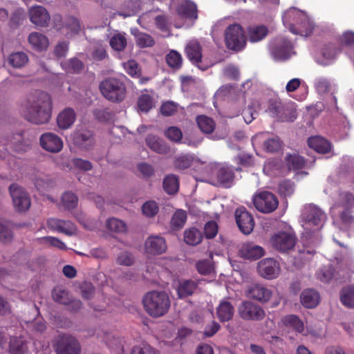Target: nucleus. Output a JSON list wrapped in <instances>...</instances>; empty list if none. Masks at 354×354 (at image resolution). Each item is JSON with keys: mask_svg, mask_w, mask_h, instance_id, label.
Returning <instances> with one entry per match:
<instances>
[{"mask_svg": "<svg viewBox=\"0 0 354 354\" xmlns=\"http://www.w3.org/2000/svg\"><path fill=\"white\" fill-rule=\"evenodd\" d=\"M52 109L50 95L41 91L30 93L21 104V112L24 118L35 124L48 123L52 116Z\"/></svg>", "mask_w": 354, "mask_h": 354, "instance_id": "obj_1", "label": "nucleus"}, {"mask_svg": "<svg viewBox=\"0 0 354 354\" xmlns=\"http://www.w3.org/2000/svg\"><path fill=\"white\" fill-rule=\"evenodd\" d=\"M145 311L153 317L165 315L171 305L170 299L165 291L153 290L146 293L142 298Z\"/></svg>", "mask_w": 354, "mask_h": 354, "instance_id": "obj_2", "label": "nucleus"}, {"mask_svg": "<svg viewBox=\"0 0 354 354\" xmlns=\"http://www.w3.org/2000/svg\"><path fill=\"white\" fill-rule=\"evenodd\" d=\"M99 88L102 95L109 101L120 103L124 100L127 88L124 83L115 77H108L100 82Z\"/></svg>", "mask_w": 354, "mask_h": 354, "instance_id": "obj_3", "label": "nucleus"}, {"mask_svg": "<svg viewBox=\"0 0 354 354\" xmlns=\"http://www.w3.org/2000/svg\"><path fill=\"white\" fill-rule=\"evenodd\" d=\"M301 217L304 222L306 229L315 227V230H320L327 218L324 212L319 207L312 203L304 207Z\"/></svg>", "mask_w": 354, "mask_h": 354, "instance_id": "obj_4", "label": "nucleus"}, {"mask_svg": "<svg viewBox=\"0 0 354 354\" xmlns=\"http://www.w3.org/2000/svg\"><path fill=\"white\" fill-rule=\"evenodd\" d=\"M226 46L235 51L241 50L245 46L246 39L242 27L237 24L230 25L225 30Z\"/></svg>", "mask_w": 354, "mask_h": 354, "instance_id": "obj_5", "label": "nucleus"}, {"mask_svg": "<svg viewBox=\"0 0 354 354\" xmlns=\"http://www.w3.org/2000/svg\"><path fill=\"white\" fill-rule=\"evenodd\" d=\"M185 53L192 64L201 71L207 70L212 64L203 59L202 46L196 39L190 40L185 46Z\"/></svg>", "mask_w": 354, "mask_h": 354, "instance_id": "obj_6", "label": "nucleus"}, {"mask_svg": "<svg viewBox=\"0 0 354 354\" xmlns=\"http://www.w3.org/2000/svg\"><path fill=\"white\" fill-rule=\"evenodd\" d=\"M255 208L260 212L269 214L274 212L279 205L277 196L270 192H261L253 198Z\"/></svg>", "mask_w": 354, "mask_h": 354, "instance_id": "obj_7", "label": "nucleus"}, {"mask_svg": "<svg viewBox=\"0 0 354 354\" xmlns=\"http://www.w3.org/2000/svg\"><path fill=\"white\" fill-rule=\"evenodd\" d=\"M237 311L239 316L245 321H261L266 317L263 308L250 301L241 302Z\"/></svg>", "mask_w": 354, "mask_h": 354, "instance_id": "obj_8", "label": "nucleus"}, {"mask_svg": "<svg viewBox=\"0 0 354 354\" xmlns=\"http://www.w3.org/2000/svg\"><path fill=\"white\" fill-rule=\"evenodd\" d=\"M297 238L294 234L287 232H279L270 238V245L280 252H288L292 250L296 244Z\"/></svg>", "mask_w": 354, "mask_h": 354, "instance_id": "obj_9", "label": "nucleus"}, {"mask_svg": "<svg viewBox=\"0 0 354 354\" xmlns=\"http://www.w3.org/2000/svg\"><path fill=\"white\" fill-rule=\"evenodd\" d=\"M55 347L57 354H80L81 346L78 340L70 335H59Z\"/></svg>", "mask_w": 354, "mask_h": 354, "instance_id": "obj_10", "label": "nucleus"}, {"mask_svg": "<svg viewBox=\"0 0 354 354\" xmlns=\"http://www.w3.org/2000/svg\"><path fill=\"white\" fill-rule=\"evenodd\" d=\"M9 191L12 199L15 209L18 212H25L30 206V199L24 188L17 184H12Z\"/></svg>", "mask_w": 354, "mask_h": 354, "instance_id": "obj_11", "label": "nucleus"}, {"mask_svg": "<svg viewBox=\"0 0 354 354\" xmlns=\"http://www.w3.org/2000/svg\"><path fill=\"white\" fill-rule=\"evenodd\" d=\"M234 216L240 231L244 234H250L254 227V220L252 214L245 207H240L236 209Z\"/></svg>", "mask_w": 354, "mask_h": 354, "instance_id": "obj_12", "label": "nucleus"}, {"mask_svg": "<svg viewBox=\"0 0 354 354\" xmlns=\"http://www.w3.org/2000/svg\"><path fill=\"white\" fill-rule=\"evenodd\" d=\"M257 270L260 276L266 279L278 277L280 272L279 263L273 258H265L258 263Z\"/></svg>", "mask_w": 354, "mask_h": 354, "instance_id": "obj_13", "label": "nucleus"}, {"mask_svg": "<svg viewBox=\"0 0 354 354\" xmlns=\"http://www.w3.org/2000/svg\"><path fill=\"white\" fill-rule=\"evenodd\" d=\"M288 15L290 16H297L301 21L297 28L290 25L289 29L292 33L295 35H300L304 37H308L313 33L314 30V24L304 13L294 10L289 11Z\"/></svg>", "mask_w": 354, "mask_h": 354, "instance_id": "obj_14", "label": "nucleus"}, {"mask_svg": "<svg viewBox=\"0 0 354 354\" xmlns=\"http://www.w3.org/2000/svg\"><path fill=\"white\" fill-rule=\"evenodd\" d=\"M41 147L46 151L51 153L59 152L63 148L62 138L51 132L44 133L39 138Z\"/></svg>", "mask_w": 354, "mask_h": 354, "instance_id": "obj_15", "label": "nucleus"}, {"mask_svg": "<svg viewBox=\"0 0 354 354\" xmlns=\"http://www.w3.org/2000/svg\"><path fill=\"white\" fill-rule=\"evenodd\" d=\"M167 243L164 237L160 235L149 236L145 241V250L147 254L158 255L167 250Z\"/></svg>", "mask_w": 354, "mask_h": 354, "instance_id": "obj_16", "label": "nucleus"}, {"mask_svg": "<svg viewBox=\"0 0 354 354\" xmlns=\"http://www.w3.org/2000/svg\"><path fill=\"white\" fill-rule=\"evenodd\" d=\"M46 225L48 229L57 231L68 236H72L76 232L75 225L70 221L50 218L47 220Z\"/></svg>", "mask_w": 354, "mask_h": 354, "instance_id": "obj_17", "label": "nucleus"}, {"mask_svg": "<svg viewBox=\"0 0 354 354\" xmlns=\"http://www.w3.org/2000/svg\"><path fill=\"white\" fill-rule=\"evenodd\" d=\"M29 17L32 24L41 27L47 26L50 19L47 10L41 6L31 8L29 10Z\"/></svg>", "mask_w": 354, "mask_h": 354, "instance_id": "obj_18", "label": "nucleus"}, {"mask_svg": "<svg viewBox=\"0 0 354 354\" xmlns=\"http://www.w3.org/2000/svg\"><path fill=\"white\" fill-rule=\"evenodd\" d=\"M272 293L270 289L259 283L252 284L248 289V296L261 303L269 301Z\"/></svg>", "mask_w": 354, "mask_h": 354, "instance_id": "obj_19", "label": "nucleus"}, {"mask_svg": "<svg viewBox=\"0 0 354 354\" xmlns=\"http://www.w3.org/2000/svg\"><path fill=\"white\" fill-rule=\"evenodd\" d=\"M264 249L253 243H245L241 246L239 254L246 259H257L264 255Z\"/></svg>", "mask_w": 354, "mask_h": 354, "instance_id": "obj_20", "label": "nucleus"}, {"mask_svg": "<svg viewBox=\"0 0 354 354\" xmlns=\"http://www.w3.org/2000/svg\"><path fill=\"white\" fill-rule=\"evenodd\" d=\"M218 319L222 322H228L232 319L234 314V306L229 299H222L216 309Z\"/></svg>", "mask_w": 354, "mask_h": 354, "instance_id": "obj_21", "label": "nucleus"}, {"mask_svg": "<svg viewBox=\"0 0 354 354\" xmlns=\"http://www.w3.org/2000/svg\"><path fill=\"white\" fill-rule=\"evenodd\" d=\"M201 281V280L196 281L193 279L180 280L177 288V293L179 298H185L192 295Z\"/></svg>", "mask_w": 354, "mask_h": 354, "instance_id": "obj_22", "label": "nucleus"}, {"mask_svg": "<svg viewBox=\"0 0 354 354\" xmlns=\"http://www.w3.org/2000/svg\"><path fill=\"white\" fill-rule=\"evenodd\" d=\"M145 141L147 146L157 153L165 155L170 152V147L168 144L156 136L149 135Z\"/></svg>", "mask_w": 354, "mask_h": 354, "instance_id": "obj_23", "label": "nucleus"}, {"mask_svg": "<svg viewBox=\"0 0 354 354\" xmlns=\"http://www.w3.org/2000/svg\"><path fill=\"white\" fill-rule=\"evenodd\" d=\"M75 119L76 113L75 111L71 108L67 107L57 115V123L60 129H67L73 125Z\"/></svg>", "mask_w": 354, "mask_h": 354, "instance_id": "obj_24", "label": "nucleus"}, {"mask_svg": "<svg viewBox=\"0 0 354 354\" xmlns=\"http://www.w3.org/2000/svg\"><path fill=\"white\" fill-rule=\"evenodd\" d=\"M73 140L76 145L84 149H91L94 144L93 133L88 130L76 132Z\"/></svg>", "mask_w": 354, "mask_h": 354, "instance_id": "obj_25", "label": "nucleus"}, {"mask_svg": "<svg viewBox=\"0 0 354 354\" xmlns=\"http://www.w3.org/2000/svg\"><path fill=\"white\" fill-rule=\"evenodd\" d=\"M292 46L286 39H283L280 44L274 47L272 50V55L276 60H285L291 55Z\"/></svg>", "mask_w": 354, "mask_h": 354, "instance_id": "obj_26", "label": "nucleus"}, {"mask_svg": "<svg viewBox=\"0 0 354 354\" xmlns=\"http://www.w3.org/2000/svg\"><path fill=\"white\" fill-rule=\"evenodd\" d=\"M234 173L233 171L224 167H221L217 169L216 174V185L224 187H230L233 182Z\"/></svg>", "mask_w": 354, "mask_h": 354, "instance_id": "obj_27", "label": "nucleus"}, {"mask_svg": "<svg viewBox=\"0 0 354 354\" xmlns=\"http://www.w3.org/2000/svg\"><path fill=\"white\" fill-rule=\"evenodd\" d=\"M31 47L37 51H42L47 48L49 42L48 38L38 32H31L28 38Z\"/></svg>", "mask_w": 354, "mask_h": 354, "instance_id": "obj_28", "label": "nucleus"}, {"mask_svg": "<svg viewBox=\"0 0 354 354\" xmlns=\"http://www.w3.org/2000/svg\"><path fill=\"white\" fill-rule=\"evenodd\" d=\"M308 146L319 153H327L331 149L330 143L320 136H313L308 139Z\"/></svg>", "mask_w": 354, "mask_h": 354, "instance_id": "obj_29", "label": "nucleus"}, {"mask_svg": "<svg viewBox=\"0 0 354 354\" xmlns=\"http://www.w3.org/2000/svg\"><path fill=\"white\" fill-rule=\"evenodd\" d=\"M319 293L313 289H306L302 292L300 299L302 305L307 308H313L319 303Z\"/></svg>", "mask_w": 354, "mask_h": 354, "instance_id": "obj_30", "label": "nucleus"}, {"mask_svg": "<svg viewBox=\"0 0 354 354\" xmlns=\"http://www.w3.org/2000/svg\"><path fill=\"white\" fill-rule=\"evenodd\" d=\"M354 206V196L348 192H343L339 194L337 201L333 205L331 209L333 212L338 209H351Z\"/></svg>", "mask_w": 354, "mask_h": 354, "instance_id": "obj_31", "label": "nucleus"}, {"mask_svg": "<svg viewBox=\"0 0 354 354\" xmlns=\"http://www.w3.org/2000/svg\"><path fill=\"white\" fill-rule=\"evenodd\" d=\"M27 54L22 51L15 52L9 55L8 63L15 68H21L28 62Z\"/></svg>", "mask_w": 354, "mask_h": 354, "instance_id": "obj_32", "label": "nucleus"}, {"mask_svg": "<svg viewBox=\"0 0 354 354\" xmlns=\"http://www.w3.org/2000/svg\"><path fill=\"white\" fill-rule=\"evenodd\" d=\"M109 45L111 48L117 52L123 51L127 45L126 34L124 32H117L109 39Z\"/></svg>", "mask_w": 354, "mask_h": 354, "instance_id": "obj_33", "label": "nucleus"}, {"mask_svg": "<svg viewBox=\"0 0 354 354\" xmlns=\"http://www.w3.org/2000/svg\"><path fill=\"white\" fill-rule=\"evenodd\" d=\"M178 14L185 18H197V10L196 5L192 1L183 2L177 10Z\"/></svg>", "mask_w": 354, "mask_h": 354, "instance_id": "obj_34", "label": "nucleus"}, {"mask_svg": "<svg viewBox=\"0 0 354 354\" xmlns=\"http://www.w3.org/2000/svg\"><path fill=\"white\" fill-rule=\"evenodd\" d=\"M340 301L346 307L354 308V286L344 287L340 292Z\"/></svg>", "mask_w": 354, "mask_h": 354, "instance_id": "obj_35", "label": "nucleus"}, {"mask_svg": "<svg viewBox=\"0 0 354 354\" xmlns=\"http://www.w3.org/2000/svg\"><path fill=\"white\" fill-rule=\"evenodd\" d=\"M196 122L201 131L206 134L212 133L215 129L214 121L206 115H201L196 118Z\"/></svg>", "mask_w": 354, "mask_h": 354, "instance_id": "obj_36", "label": "nucleus"}, {"mask_svg": "<svg viewBox=\"0 0 354 354\" xmlns=\"http://www.w3.org/2000/svg\"><path fill=\"white\" fill-rule=\"evenodd\" d=\"M194 160V157L192 154H180L174 158V166L177 170L186 169L192 165Z\"/></svg>", "mask_w": 354, "mask_h": 354, "instance_id": "obj_37", "label": "nucleus"}, {"mask_svg": "<svg viewBox=\"0 0 354 354\" xmlns=\"http://www.w3.org/2000/svg\"><path fill=\"white\" fill-rule=\"evenodd\" d=\"M203 235L200 230L196 227H190L184 232L185 241L191 245H196L201 242Z\"/></svg>", "mask_w": 354, "mask_h": 354, "instance_id": "obj_38", "label": "nucleus"}, {"mask_svg": "<svg viewBox=\"0 0 354 354\" xmlns=\"http://www.w3.org/2000/svg\"><path fill=\"white\" fill-rule=\"evenodd\" d=\"M179 187L178 177L174 174H169L163 180V189L169 194H176Z\"/></svg>", "mask_w": 354, "mask_h": 354, "instance_id": "obj_39", "label": "nucleus"}, {"mask_svg": "<svg viewBox=\"0 0 354 354\" xmlns=\"http://www.w3.org/2000/svg\"><path fill=\"white\" fill-rule=\"evenodd\" d=\"M187 220V214L185 211L182 209H178L175 212V213L173 214L170 225L171 227L174 230H178L179 229L182 228Z\"/></svg>", "mask_w": 354, "mask_h": 354, "instance_id": "obj_40", "label": "nucleus"}, {"mask_svg": "<svg viewBox=\"0 0 354 354\" xmlns=\"http://www.w3.org/2000/svg\"><path fill=\"white\" fill-rule=\"evenodd\" d=\"M283 323L287 327L292 328L297 333H302L304 329L303 322L295 315H289L284 317Z\"/></svg>", "mask_w": 354, "mask_h": 354, "instance_id": "obj_41", "label": "nucleus"}, {"mask_svg": "<svg viewBox=\"0 0 354 354\" xmlns=\"http://www.w3.org/2000/svg\"><path fill=\"white\" fill-rule=\"evenodd\" d=\"M268 34V29L263 26L251 27L248 29V37L252 42H257L263 39Z\"/></svg>", "mask_w": 354, "mask_h": 354, "instance_id": "obj_42", "label": "nucleus"}, {"mask_svg": "<svg viewBox=\"0 0 354 354\" xmlns=\"http://www.w3.org/2000/svg\"><path fill=\"white\" fill-rule=\"evenodd\" d=\"M136 43L140 48L151 47L155 44L153 38L146 32H138L135 34Z\"/></svg>", "mask_w": 354, "mask_h": 354, "instance_id": "obj_43", "label": "nucleus"}, {"mask_svg": "<svg viewBox=\"0 0 354 354\" xmlns=\"http://www.w3.org/2000/svg\"><path fill=\"white\" fill-rule=\"evenodd\" d=\"M52 297L55 301L63 305H68L71 302V297L68 291L61 288H54Z\"/></svg>", "mask_w": 354, "mask_h": 354, "instance_id": "obj_44", "label": "nucleus"}, {"mask_svg": "<svg viewBox=\"0 0 354 354\" xmlns=\"http://www.w3.org/2000/svg\"><path fill=\"white\" fill-rule=\"evenodd\" d=\"M268 112L272 114L273 118L278 120H284L283 114L284 112V106L283 104L277 100H272L270 102V104L268 109Z\"/></svg>", "mask_w": 354, "mask_h": 354, "instance_id": "obj_45", "label": "nucleus"}, {"mask_svg": "<svg viewBox=\"0 0 354 354\" xmlns=\"http://www.w3.org/2000/svg\"><path fill=\"white\" fill-rule=\"evenodd\" d=\"M165 136L174 143H181L183 140V132L177 127H169L165 130Z\"/></svg>", "mask_w": 354, "mask_h": 354, "instance_id": "obj_46", "label": "nucleus"}, {"mask_svg": "<svg viewBox=\"0 0 354 354\" xmlns=\"http://www.w3.org/2000/svg\"><path fill=\"white\" fill-rule=\"evenodd\" d=\"M286 159L287 165L290 169L298 170L302 169L305 165L304 158L296 153L287 156Z\"/></svg>", "mask_w": 354, "mask_h": 354, "instance_id": "obj_47", "label": "nucleus"}, {"mask_svg": "<svg viewBox=\"0 0 354 354\" xmlns=\"http://www.w3.org/2000/svg\"><path fill=\"white\" fill-rule=\"evenodd\" d=\"M27 351L26 344L17 337H12L10 341V354H24Z\"/></svg>", "mask_w": 354, "mask_h": 354, "instance_id": "obj_48", "label": "nucleus"}, {"mask_svg": "<svg viewBox=\"0 0 354 354\" xmlns=\"http://www.w3.org/2000/svg\"><path fill=\"white\" fill-rule=\"evenodd\" d=\"M166 62L171 68L178 69L183 64L182 56L177 51L171 50L166 56Z\"/></svg>", "mask_w": 354, "mask_h": 354, "instance_id": "obj_49", "label": "nucleus"}, {"mask_svg": "<svg viewBox=\"0 0 354 354\" xmlns=\"http://www.w3.org/2000/svg\"><path fill=\"white\" fill-rule=\"evenodd\" d=\"M106 226L110 231L119 233L125 232L127 229L125 223L115 218L107 219Z\"/></svg>", "mask_w": 354, "mask_h": 354, "instance_id": "obj_50", "label": "nucleus"}, {"mask_svg": "<svg viewBox=\"0 0 354 354\" xmlns=\"http://www.w3.org/2000/svg\"><path fill=\"white\" fill-rule=\"evenodd\" d=\"M340 51L341 49L337 48L335 44L328 43L322 48V55L326 59H333Z\"/></svg>", "mask_w": 354, "mask_h": 354, "instance_id": "obj_51", "label": "nucleus"}, {"mask_svg": "<svg viewBox=\"0 0 354 354\" xmlns=\"http://www.w3.org/2000/svg\"><path fill=\"white\" fill-rule=\"evenodd\" d=\"M64 26L68 29L71 34H78L82 29L80 21L72 16H68L65 19Z\"/></svg>", "mask_w": 354, "mask_h": 354, "instance_id": "obj_52", "label": "nucleus"}, {"mask_svg": "<svg viewBox=\"0 0 354 354\" xmlns=\"http://www.w3.org/2000/svg\"><path fill=\"white\" fill-rule=\"evenodd\" d=\"M138 106L142 112H148L153 107V99L148 94L141 95L138 100Z\"/></svg>", "mask_w": 354, "mask_h": 354, "instance_id": "obj_53", "label": "nucleus"}, {"mask_svg": "<svg viewBox=\"0 0 354 354\" xmlns=\"http://www.w3.org/2000/svg\"><path fill=\"white\" fill-rule=\"evenodd\" d=\"M62 201L66 209H74L77 205L78 198L72 192H65L62 197Z\"/></svg>", "mask_w": 354, "mask_h": 354, "instance_id": "obj_54", "label": "nucleus"}, {"mask_svg": "<svg viewBox=\"0 0 354 354\" xmlns=\"http://www.w3.org/2000/svg\"><path fill=\"white\" fill-rule=\"evenodd\" d=\"M12 239V233L8 223L6 221H0V241L7 243L11 241Z\"/></svg>", "mask_w": 354, "mask_h": 354, "instance_id": "obj_55", "label": "nucleus"}, {"mask_svg": "<svg viewBox=\"0 0 354 354\" xmlns=\"http://www.w3.org/2000/svg\"><path fill=\"white\" fill-rule=\"evenodd\" d=\"M140 1L138 0L129 1L125 3L126 10L120 15L124 17H130L136 15L140 10Z\"/></svg>", "mask_w": 354, "mask_h": 354, "instance_id": "obj_56", "label": "nucleus"}, {"mask_svg": "<svg viewBox=\"0 0 354 354\" xmlns=\"http://www.w3.org/2000/svg\"><path fill=\"white\" fill-rule=\"evenodd\" d=\"M315 87L319 94H325L330 91L331 85L330 81L324 77H319L315 80Z\"/></svg>", "mask_w": 354, "mask_h": 354, "instance_id": "obj_57", "label": "nucleus"}, {"mask_svg": "<svg viewBox=\"0 0 354 354\" xmlns=\"http://www.w3.org/2000/svg\"><path fill=\"white\" fill-rule=\"evenodd\" d=\"M143 214L147 217H153L159 210L158 204L154 201L145 202L142 207Z\"/></svg>", "mask_w": 354, "mask_h": 354, "instance_id": "obj_58", "label": "nucleus"}, {"mask_svg": "<svg viewBox=\"0 0 354 354\" xmlns=\"http://www.w3.org/2000/svg\"><path fill=\"white\" fill-rule=\"evenodd\" d=\"M263 146L268 152L273 153L281 149V142L279 138L274 137L266 140Z\"/></svg>", "mask_w": 354, "mask_h": 354, "instance_id": "obj_59", "label": "nucleus"}, {"mask_svg": "<svg viewBox=\"0 0 354 354\" xmlns=\"http://www.w3.org/2000/svg\"><path fill=\"white\" fill-rule=\"evenodd\" d=\"M40 241L42 243L48 244L60 250H65L67 249L66 244L63 241L54 236L42 237L40 239Z\"/></svg>", "mask_w": 354, "mask_h": 354, "instance_id": "obj_60", "label": "nucleus"}, {"mask_svg": "<svg viewBox=\"0 0 354 354\" xmlns=\"http://www.w3.org/2000/svg\"><path fill=\"white\" fill-rule=\"evenodd\" d=\"M124 68L126 72L133 77H138L140 75V69L135 60H129L124 63Z\"/></svg>", "mask_w": 354, "mask_h": 354, "instance_id": "obj_61", "label": "nucleus"}, {"mask_svg": "<svg viewBox=\"0 0 354 354\" xmlns=\"http://www.w3.org/2000/svg\"><path fill=\"white\" fill-rule=\"evenodd\" d=\"M295 190L294 183L290 180H284L279 183L278 191L283 196H291Z\"/></svg>", "mask_w": 354, "mask_h": 354, "instance_id": "obj_62", "label": "nucleus"}, {"mask_svg": "<svg viewBox=\"0 0 354 354\" xmlns=\"http://www.w3.org/2000/svg\"><path fill=\"white\" fill-rule=\"evenodd\" d=\"M317 278L324 283L329 282L334 277V271L330 267H324L317 272Z\"/></svg>", "mask_w": 354, "mask_h": 354, "instance_id": "obj_63", "label": "nucleus"}, {"mask_svg": "<svg viewBox=\"0 0 354 354\" xmlns=\"http://www.w3.org/2000/svg\"><path fill=\"white\" fill-rule=\"evenodd\" d=\"M130 354H157V351L151 346L143 344L133 347Z\"/></svg>", "mask_w": 354, "mask_h": 354, "instance_id": "obj_64", "label": "nucleus"}]
</instances>
